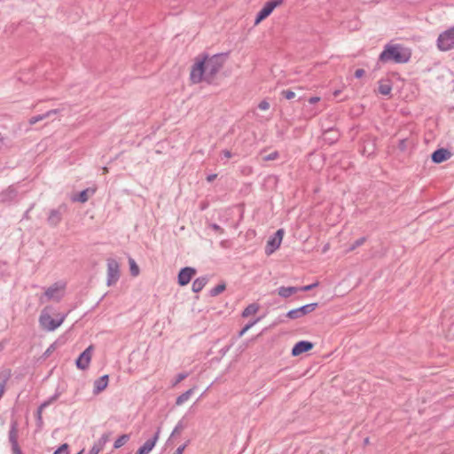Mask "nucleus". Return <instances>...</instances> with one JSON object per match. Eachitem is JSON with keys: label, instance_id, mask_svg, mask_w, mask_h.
<instances>
[{"label": "nucleus", "instance_id": "obj_53", "mask_svg": "<svg viewBox=\"0 0 454 454\" xmlns=\"http://www.w3.org/2000/svg\"><path fill=\"white\" fill-rule=\"evenodd\" d=\"M368 443H369V438L367 437V438H365V439L364 440V444H365V445H366V444H368Z\"/></svg>", "mask_w": 454, "mask_h": 454}, {"label": "nucleus", "instance_id": "obj_9", "mask_svg": "<svg viewBox=\"0 0 454 454\" xmlns=\"http://www.w3.org/2000/svg\"><path fill=\"white\" fill-rule=\"evenodd\" d=\"M93 350V345H90L78 356V357L75 360V365L79 370L88 369L91 361Z\"/></svg>", "mask_w": 454, "mask_h": 454}, {"label": "nucleus", "instance_id": "obj_42", "mask_svg": "<svg viewBox=\"0 0 454 454\" xmlns=\"http://www.w3.org/2000/svg\"><path fill=\"white\" fill-rule=\"evenodd\" d=\"M189 443L190 440H187L183 445L179 446L173 454H183Z\"/></svg>", "mask_w": 454, "mask_h": 454}, {"label": "nucleus", "instance_id": "obj_10", "mask_svg": "<svg viewBox=\"0 0 454 454\" xmlns=\"http://www.w3.org/2000/svg\"><path fill=\"white\" fill-rule=\"evenodd\" d=\"M18 427L17 420H12L9 430V442L12 444L13 454H23L18 442Z\"/></svg>", "mask_w": 454, "mask_h": 454}, {"label": "nucleus", "instance_id": "obj_25", "mask_svg": "<svg viewBox=\"0 0 454 454\" xmlns=\"http://www.w3.org/2000/svg\"><path fill=\"white\" fill-rule=\"evenodd\" d=\"M185 427H186V425L184 423V419H182L181 420L178 421V423L174 427L169 438L167 441V444H170L172 438L180 434Z\"/></svg>", "mask_w": 454, "mask_h": 454}, {"label": "nucleus", "instance_id": "obj_40", "mask_svg": "<svg viewBox=\"0 0 454 454\" xmlns=\"http://www.w3.org/2000/svg\"><path fill=\"white\" fill-rule=\"evenodd\" d=\"M284 230L283 229H278L274 234L273 236H271V238H273L274 239H276L277 241H278V243H281L282 242V239H283V236H284Z\"/></svg>", "mask_w": 454, "mask_h": 454}, {"label": "nucleus", "instance_id": "obj_48", "mask_svg": "<svg viewBox=\"0 0 454 454\" xmlns=\"http://www.w3.org/2000/svg\"><path fill=\"white\" fill-rule=\"evenodd\" d=\"M37 430H41L43 426V417L35 418Z\"/></svg>", "mask_w": 454, "mask_h": 454}, {"label": "nucleus", "instance_id": "obj_2", "mask_svg": "<svg viewBox=\"0 0 454 454\" xmlns=\"http://www.w3.org/2000/svg\"><path fill=\"white\" fill-rule=\"evenodd\" d=\"M411 58V49L401 43H387L378 58V62L381 64H405L410 61Z\"/></svg>", "mask_w": 454, "mask_h": 454}, {"label": "nucleus", "instance_id": "obj_27", "mask_svg": "<svg viewBox=\"0 0 454 454\" xmlns=\"http://www.w3.org/2000/svg\"><path fill=\"white\" fill-rule=\"evenodd\" d=\"M259 305L257 303H251L248 306L245 308V309L242 311L241 316L242 317H247L250 315L255 314L259 310Z\"/></svg>", "mask_w": 454, "mask_h": 454}, {"label": "nucleus", "instance_id": "obj_52", "mask_svg": "<svg viewBox=\"0 0 454 454\" xmlns=\"http://www.w3.org/2000/svg\"><path fill=\"white\" fill-rule=\"evenodd\" d=\"M319 100H320L319 97H311L309 98V102L310 104H315V103L318 102Z\"/></svg>", "mask_w": 454, "mask_h": 454}, {"label": "nucleus", "instance_id": "obj_31", "mask_svg": "<svg viewBox=\"0 0 454 454\" xmlns=\"http://www.w3.org/2000/svg\"><path fill=\"white\" fill-rule=\"evenodd\" d=\"M129 272L132 277H137L140 273V269L135 260L131 257L129 258Z\"/></svg>", "mask_w": 454, "mask_h": 454}, {"label": "nucleus", "instance_id": "obj_38", "mask_svg": "<svg viewBox=\"0 0 454 454\" xmlns=\"http://www.w3.org/2000/svg\"><path fill=\"white\" fill-rule=\"evenodd\" d=\"M408 144L409 140L407 138H403L399 140L397 147L401 152H405L408 148Z\"/></svg>", "mask_w": 454, "mask_h": 454}, {"label": "nucleus", "instance_id": "obj_30", "mask_svg": "<svg viewBox=\"0 0 454 454\" xmlns=\"http://www.w3.org/2000/svg\"><path fill=\"white\" fill-rule=\"evenodd\" d=\"M226 289V283L224 281H221L218 285L213 287L209 291V294L213 297L219 295Z\"/></svg>", "mask_w": 454, "mask_h": 454}, {"label": "nucleus", "instance_id": "obj_16", "mask_svg": "<svg viewBox=\"0 0 454 454\" xmlns=\"http://www.w3.org/2000/svg\"><path fill=\"white\" fill-rule=\"evenodd\" d=\"M97 189L92 187H88L81 192H79L77 194H74L71 200L74 202H80V203H85L89 200V199L94 195Z\"/></svg>", "mask_w": 454, "mask_h": 454}, {"label": "nucleus", "instance_id": "obj_39", "mask_svg": "<svg viewBox=\"0 0 454 454\" xmlns=\"http://www.w3.org/2000/svg\"><path fill=\"white\" fill-rule=\"evenodd\" d=\"M280 94L286 99H293L295 97V93L291 90H283Z\"/></svg>", "mask_w": 454, "mask_h": 454}, {"label": "nucleus", "instance_id": "obj_36", "mask_svg": "<svg viewBox=\"0 0 454 454\" xmlns=\"http://www.w3.org/2000/svg\"><path fill=\"white\" fill-rule=\"evenodd\" d=\"M68 449H69V445L67 443H63L55 450L53 454H64V453L67 454Z\"/></svg>", "mask_w": 454, "mask_h": 454}, {"label": "nucleus", "instance_id": "obj_47", "mask_svg": "<svg viewBox=\"0 0 454 454\" xmlns=\"http://www.w3.org/2000/svg\"><path fill=\"white\" fill-rule=\"evenodd\" d=\"M55 349V343L51 344L46 351L43 353V356L47 357L50 356V354Z\"/></svg>", "mask_w": 454, "mask_h": 454}, {"label": "nucleus", "instance_id": "obj_8", "mask_svg": "<svg viewBox=\"0 0 454 454\" xmlns=\"http://www.w3.org/2000/svg\"><path fill=\"white\" fill-rule=\"evenodd\" d=\"M317 308H318L317 302L305 304L299 308L290 309L286 314V317L290 319H297L313 312Z\"/></svg>", "mask_w": 454, "mask_h": 454}, {"label": "nucleus", "instance_id": "obj_41", "mask_svg": "<svg viewBox=\"0 0 454 454\" xmlns=\"http://www.w3.org/2000/svg\"><path fill=\"white\" fill-rule=\"evenodd\" d=\"M278 156H279L278 152V151H274L271 153L264 156L263 160L265 161L274 160L278 159Z\"/></svg>", "mask_w": 454, "mask_h": 454}, {"label": "nucleus", "instance_id": "obj_11", "mask_svg": "<svg viewBox=\"0 0 454 454\" xmlns=\"http://www.w3.org/2000/svg\"><path fill=\"white\" fill-rule=\"evenodd\" d=\"M196 272L197 270L193 267L186 266L181 268L177 274V284L180 286H187L191 282L192 278L196 275Z\"/></svg>", "mask_w": 454, "mask_h": 454}, {"label": "nucleus", "instance_id": "obj_29", "mask_svg": "<svg viewBox=\"0 0 454 454\" xmlns=\"http://www.w3.org/2000/svg\"><path fill=\"white\" fill-rule=\"evenodd\" d=\"M130 439V434H123L120 435L114 442V449H119L122 447Z\"/></svg>", "mask_w": 454, "mask_h": 454}, {"label": "nucleus", "instance_id": "obj_24", "mask_svg": "<svg viewBox=\"0 0 454 454\" xmlns=\"http://www.w3.org/2000/svg\"><path fill=\"white\" fill-rule=\"evenodd\" d=\"M281 243H278L276 239L270 237V239L267 241L266 247H265V254L267 255H270L273 254L278 247H280Z\"/></svg>", "mask_w": 454, "mask_h": 454}, {"label": "nucleus", "instance_id": "obj_1", "mask_svg": "<svg viewBox=\"0 0 454 454\" xmlns=\"http://www.w3.org/2000/svg\"><path fill=\"white\" fill-rule=\"evenodd\" d=\"M227 53H217L211 57L207 53H202L195 59L190 73V80L197 84L202 82L212 84L216 74L223 68Z\"/></svg>", "mask_w": 454, "mask_h": 454}, {"label": "nucleus", "instance_id": "obj_15", "mask_svg": "<svg viewBox=\"0 0 454 454\" xmlns=\"http://www.w3.org/2000/svg\"><path fill=\"white\" fill-rule=\"evenodd\" d=\"M65 287L64 285L59 286V283H54L50 287L47 288L44 294L48 300H55L59 301L62 299V294H60L61 289Z\"/></svg>", "mask_w": 454, "mask_h": 454}, {"label": "nucleus", "instance_id": "obj_17", "mask_svg": "<svg viewBox=\"0 0 454 454\" xmlns=\"http://www.w3.org/2000/svg\"><path fill=\"white\" fill-rule=\"evenodd\" d=\"M111 432L105 433L101 437L93 444L88 454H98L105 447L106 443L109 441Z\"/></svg>", "mask_w": 454, "mask_h": 454}, {"label": "nucleus", "instance_id": "obj_4", "mask_svg": "<svg viewBox=\"0 0 454 454\" xmlns=\"http://www.w3.org/2000/svg\"><path fill=\"white\" fill-rule=\"evenodd\" d=\"M436 45L441 51H448L454 48V26L438 35Z\"/></svg>", "mask_w": 454, "mask_h": 454}, {"label": "nucleus", "instance_id": "obj_51", "mask_svg": "<svg viewBox=\"0 0 454 454\" xmlns=\"http://www.w3.org/2000/svg\"><path fill=\"white\" fill-rule=\"evenodd\" d=\"M216 177H217V174H210V175H208V176H207V178H206V179H207V181L208 183H211V182H213Z\"/></svg>", "mask_w": 454, "mask_h": 454}, {"label": "nucleus", "instance_id": "obj_43", "mask_svg": "<svg viewBox=\"0 0 454 454\" xmlns=\"http://www.w3.org/2000/svg\"><path fill=\"white\" fill-rule=\"evenodd\" d=\"M258 108L263 111L268 110L270 108V103L267 99H263L259 103Z\"/></svg>", "mask_w": 454, "mask_h": 454}, {"label": "nucleus", "instance_id": "obj_7", "mask_svg": "<svg viewBox=\"0 0 454 454\" xmlns=\"http://www.w3.org/2000/svg\"><path fill=\"white\" fill-rule=\"evenodd\" d=\"M67 210L68 207L65 203L60 204L57 208L51 209L47 217V223L51 227H57L62 221L63 215Z\"/></svg>", "mask_w": 454, "mask_h": 454}, {"label": "nucleus", "instance_id": "obj_13", "mask_svg": "<svg viewBox=\"0 0 454 454\" xmlns=\"http://www.w3.org/2000/svg\"><path fill=\"white\" fill-rule=\"evenodd\" d=\"M315 344L309 340H299L292 348V356H299L303 353L310 351L314 348Z\"/></svg>", "mask_w": 454, "mask_h": 454}, {"label": "nucleus", "instance_id": "obj_6", "mask_svg": "<svg viewBox=\"0 0 454 454\" xmlns=\"http://www.w3.org/2000/svg\"><path fill=\"white\" fill-rule=\"evenodd\" d=\"M121 276L120 264L114 258L107 259V279L106 285L112 286L117 283Z\"/></svg>", "mask_w": 454, "mask_h": 454}, {"label": "nucleus", "instance_id": "obj_21", "mask_svg": "<svg viewBox=\"0 0 454 454\" xmlns=\"http://www.w3.org/2000/svg\"><path fill=\"white\" fill-rule=\"evenodd\" d=\"M278 294L282 298H288L299 292L298 286H280L277 289Z\"/></svg>", "mask_w": 454, "mask_h": 454}, {"label": "nucleus", "instance_id": "obj_26", "mask_svg": "<svg viewBox=\"0 0 454 454\" xmlns=\"http://www.w3.org/2000/svg\"><path fill=\"white\" fill-rule=\"evenodd\" d=\"M59 112L58 109H52V110H50L48 112H46L45 114H38L36 116H33L30 118L29 120V123L30 124H35L40 121H43V119H45L46 117H49L51 116V114H55Z\"/></svg>", "mask_w": 454, "mask_h": 454}, {"label": "nucleus", "instance_id": "obj_50", "mask_svg": "<svg viewBox=\"0 0 454 454\" xmlns=\"http://www.w3.org/2000/svg\"><path fill=\"white\" fill-rule=\"evenodd\" d=\"M222 154H223L225 158H227V159H229V158H231V157L232 156L231 152V151H229V150H227V149L223 150V151H222Z\"/></svg>", "mask_w": 454, "mask_h": 454}, {"label": "nucleus", "instance_id": "obj_14", "mask_svg": "<svg viewBox=\"0 0 454 454\" xmlns=\"http://www.w3.org/2000/svg\"><path fill=\"white\" fill-rule=\"evenodd\" d=\"M451 152L447 148H437L431 154V160L434 163L440 164L448 160L451 157Z\"/></svg>", "mask_w": 454, "mask_h": 454}, {"label": "nucleus", "instance_id": "obj_18", "mask_svg": "<svg viewBox=\"0 0 454 454\" xmlns=\"http://www.w3.org/2000/svg\"><path fill=\"white\" fill-rule=\"evenodd\" d=\"M18 195V191L14 185L8 186L5 190L0 192V202L7 203L15 200Z\"/></svg>", "mask_w": 454, "mask_h": 454}, {"label": "nucleus", "instance_id": "obj_37", "mask_svg": "<svg viewBox=\"0 0 454 454\" xmlns=\"http://www.w3.org/2000/svg\"><path fill=\"white\" fill-rule=\"evenodd\" d=\"M60 395V393L59 391H56L54 395L50 396L47 400L43 402V403H45V407H48L50 404H51L53 402H55Z\"/></svg>", "mask_w": 454, "mask_h": 454}, {"label": "nucleus", "instance_id": "obj_19", "mask_svg": "<svg viewBox=\"0 0 454 454\" xmlns=\"http://www.w3.org/2000/svg\"><path fill=\"white\" fill-rule=\"evenodd\" d=\"M340 137V132L334 128H328L323 133V140L330 145L335 144Z\"/></svg>", "mask_w": 454, "mask_h": 454}, {"label": "nucleus", "instance_id": "obj_28", "mask_svg": "<svg viewBox=\"0 0 454 454\" xmlns=\"http://www.w3.org/2000/svg\"><path fill=\"white\" fill-rule=\"evenodd\" d=\"M193 391H194V387L188 389L187 391H185L184 393H183L182 395L177 396V398L176 400V405L179 406V405H182L184 403H185L191 397Z\"/></svg>", "mask_w": 454, "mask_h": 454}, {"label": "nucleus", "instance_id": "obj_44", "mask_svg": "<svg viewBox=\"0 0 454 454\" xmlns=\"http://www.w3.org/2000/svg\"><path fill=\"white\" fill-rule=\"evenodd\" d=\"M209 226L212 230H214L215 231H216L220 234H223L224 231V230L217 223H211Z\"/></svg>", "mask_w": 454, "mask_h": 454}, {"label": "nucleus", "instance_id": "obj_35", "mask_svg": "<svg viewBox=\"0 0 454 454\" xmlns=\"http://www.w3.org/2000/svg\"><path fill=\"white\" fill-rule=\"evenodd\" d=\"M188 375H189L188 372H180V373H178L176 376V379L173 381L172 386L175 387L176 385H177L178 383H180L181 381L185 380L188 377Z\"/></svg>", "mask_w": 454, "mask_h": 454}, {"label": "nucleus", "instance_id": "obj_46", "mask_svg": "<svg viewBox=\"0 0 454 454\" xmlns=\"http://www.w3.org/2000/svg\"><path fill=\"white\" fill-rule=\"evenodd\" d=\"M44 408H46V407H45V403H42L38 406V408H37V410H36V412H35V418H40V417H42L43 410Z\"/></svg>", "mask_w": 454, "mask_h": 454}, {"label": "nucleus", "instance_id": "obj_45", "mask_svg": "<svg viewBox=\"0 0 454 454\" xmlns=\"http://www.w3.org/2000/svg\"><path fill=\"white\" fill-rule=\"evenodd\" d=\"M365 74V71L363 68H358L355 71L354 76L356 79L362 78Z\"/></svg>", "mask_w": 454, "mask_h": 454}, {"label": "nucleus", "instance_id": "obj_3", "mask_svg": "<svg viewBox=\"0 0 454 454\" xmlns=\"http://www.w3.org/2000/svg\"><path fill=\"white\" fill-rule=\"evenodd\" d=\"M52 311L53 308L51 306H46L39 317L40 325L48 332H53L59 327L67 317V314H58V317L53 318L51 315Z\"/></svg>", "mask_w": 454, "mask_h": 454}, {"label": "nucleus", "instance_id": "obj_22", "mask_svg": "<svg viewBox=\"0 0 454 454\" xmlns=\"http://www.w3.org/2000/svg\"><path fill=\"white\" fill-rule=\"evenodd\" d=\"M208 282V277L207 276H201L194 279L192 286V290L193 293H199L200 292L204 286Z\"/></svg>", "mask_w": 454, "mask_h": 454}, {"label": "nucleus", "instance_id": "obj_33", "mask_svg": "<svg viewBox=\"0 0 454 454\" xmlns=\"http://www.w3.org/2000/svg\"><path fill=\"white\" fill-rule=\"evenodd\" d=\"M367 240V238L365 236L364 237H361L359 239H357L356 240H355L351 245L350 247H348V249L347 250V252H351V251H354L356 248L359 247L360 246H362L363 244H364V242Z\"/></svg>", "mask_w": 454, "mask_h": 454}, {"label": "nucleus", "instance_id": "obj_12", "mask_svg": "<svg viewBox=\"0 0 454 454\" xmlns=\"http://www.w3.org/2000/svg\"><path fill=\"white\" fill-rule=\"evenodd\" d=\"M160 427H158L155 434L150 439H148L142 446H140L135 454H149L156 445V442H158L160 437Z\"/></svg>", "mask_w": 454, "mask_h": 454}, {"label": "nucleus", "instance_id": "obj_32", "mask_svg": "<svg viewBox=\"0 0 454 454\" xmlns=\"http://www.w3.org/2000/svg\"><path fill=\"white\" fill-rule=\"evenodd\" d=\"M261 318L257 317L247 323L238 333V337H242L254 325H255Z\"/></svg>", "mask_w": 454, "mask_h": 454}, {"label": "nucleus", "instance_id": "obj_23", "mask_svg": "<svg viewBox=\"0 0 454 454\" xmlns=\"http://www.w3.org/2000/svg\"><path fill=\"white\" fill-rule=\"evenodd\" d=\"M379 93L384 96H388L391 93L392 90V82L390 80H380L379 82V88H378Z\"/></svg>", "mask_w": 454, "mask_h": 454}, {"label": "nucleus", "instance_id": "obj_20", "mask_svg": "<svg viewBox=\"0 0 454 454\" xmlns=\"http://www.w3.org/2000/svg\"><path fill=\"white\" fill-rule=\"evenodd\" d=\"M109 376L105 374L94 381L93 394L98 395L103 392L108 386Z\"/></svg>", "mask_w": 454, "mask_h": 454}, {"label": "nucleus", "instance_id": "obj_49", "mask_svg": "<svg viewBox=\"0 0 454 454\" xmlns=\"http://www.w3.org/2000/svg\"><path fill=\"white\" fill-rule=\"evenodd\" d=\"M33 207H34V204H32L30 206V207L24 213L23 219H29L30 218L29 213H30V211L32 210Z\"/></svg>", "mask_w": 454, "mask_h": 454}, {"label": "nucleus", "instance_id": "obj_5", "mask_svg": "<svg viewBox=\"0 0 454 454\" xmlns=\"http://www.w3.org/2000/svg\"><path fill=\"white\" fill-rule=\"evenodd\" d=\"M285 0H269L267 1L262 8L257 12L254 19V25H258L264 20H266L273 11L282 5Z\"/></svg>", "mask_w": 454, "mask_h": 454}, {"label": "nucleus", "instance_id": "obj_34", "mask_svg": "<svg viewBox=\"0 0 454 454\" xmlns=\"http://www.w3.org/2000/svg\"><path fill=\"white\" fill-rule=\"evenodd\" d=\"M319 286V282L318 281H316L310 285H307V286H298L299 287V292H309V291H311L312 289H314L315 287L318 286Z\"/></svg>", "mask_w": 454, "mask_h": 454}]
</instances>
